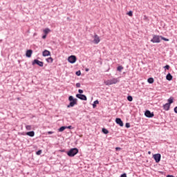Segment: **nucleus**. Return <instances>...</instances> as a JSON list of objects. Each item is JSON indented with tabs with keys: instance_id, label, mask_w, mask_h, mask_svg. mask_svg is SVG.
<instances>
[{
	"instance_id": "obj_1",
	"label": "nucleus",
	"mask_w": 177,
	"mask_h": 177,
	"mask_svg": "<svg viewBox=\"0 0 177 177\" xmlns=\"http://www.w3.org/2000/svg\"><path fill=\"white\" fill-rule=\"evenodd\" d=\"M68 100L70 101V103L67 105L68 109H70V107H74V106L77 104L78 100L77 98H74L72 95L68 97Z\"/></svg>"
},
{
	"instance_id": "obj_2",
	"label": "nucleus",
	"mask_w": 177,
	"mask_h": 177,
	"mask_svg": "<svg viewBox=\"0 0 177 177\" xmlns=\"http://www.w3.org/2000/svg\"><path fill=\"white\" fill-rule=\"evenodd\" d=\"M118 82H120V80H118V78H112L106 81H104L105 85H107V86L113 85L114 84H117Z\"/></svg>"
},
{
	"instance_id": "obj_3",
	"label": "nucleus",
	"mask_w": 177,
	"mask_h": 177,
	"mask_svg": "<svg viewBox=\"0 0 177 177\" xmlns=\"http://www.w3.org/2000/svg\"><path fill=\"white\" fill-rule=\"evenodd\" d=\"M66 154L68 156V157H74V156L78 154V149L72 148L66 153Z\"/></svg>"
},
{
	"instance_id": "obj_4",
	"label": "nucleus",
	"mask_w": 177,
	"mask_h": 177,
	"mask_svg": "<svg viewBox=\"0 0 177 177\" xmlns=\"http://www.w3.org/2000/svg\"><path fill=\"white\" fill-rule=\"evenodd\" d=\"M161 36L153 35L152 39H151V42H153V44H160L161 42Z\"/></svg>"
},
{
	"instance_id": "obj_5",
	"label": "nucleus",
	"mask_w": 177,
	"mask_h": 177,
	"mask_svg": "<svg viewBox=\"0 0 177 177\" xmlns=\"http://www.w3.org/2000/svg\"><path fill=\"white\" fill-rule=\"evenodd\" d=\"M68 62L73 64V63H75V62H77V57H75V55H71L68 58Z\"/></svg>"
},
{
	"instance_id": "obj_6",
	"label": "nucleus",
	"mask_w": 177,
	"mask_h": 177,
	"mask_svg": "<svg viewBox=\"0 0 177 177\" xmlns=\"http://www.w3.org/2000/svg\"><path fill=\"white\" fill-rule=\"evenodd\" d=\"M32 64V66H34L35 64H37V66H39V67H44V62H42L38 59L33 60Z\"/></svg>"
},
{
	"instance_id": "obj_7",
	"label": "nucleus",
	"mask_w": 177,
	"mask_h": 177,
	"mask_svg": "<svg viewBox=\"0 0 177 177\" xmlns=\"http://www.w3.org/2000/svg\"><path fill=\"white\" fill-rule=\"evenodd\" d=\"M153 158L155 160L156 162H159L161 161V154L156 153L153 156Z\"/></svg>"
},
{
	"instance_id": "obj_8",
	"label": "nucleus",
	"mask_w": 177,
	"mask_h": 177,
	"mask_svg": "<svg viewBox=\"0 0 177 177\" xmlns=\"http://www.w3.org/2000/svg\"><path fill=\"white\" fill-rule=\"evenodd\" d=\"M145 117H147L148 118H153V117H154V113H151V111L149 110H147L145 113Z\"/></svg>"
},
{
	"instance_id": "obj_9",
	"label": "nucleus",
	"mask_w": 177,
	"mask_h": 177,
	"mask_svg": "<svg viewBox=\"0 0 177 177\" xmlns=\"http://www.w3.org/2000/svg\"><path fill=\"white\" fill-rule=\"evenodd\" d=\"M100 42V37L97 35H94V39L93 40V43L95 45H97Z\"/></svg>"
},
{
	"instance_id": "obj_10",
	"label": "nucleus",
	"mask_w": 177,
	"mask_h": 177,
	"mask_svg": "<svg viewBox=\"0 0 177 177\" xmlns=\"http://www.w3.org/2000/svg\"><path fill=\"white\" fill-rule=\"evenodd\" d=\"M76 97H77V99H80V100H87L86 95L84 94H77Z\"/></svg>"
},
{
	"instance_id": "obj_11",
	"label": "nucleus",
	"mask_w": 177,
	"mask_h": 177,
	"mask_svg": "<svg viewBox=\"0 0 177 177\" xmlns=\"http://www.w3.org/2000/svg\"><path fill=\"white\" fill-rule=\"evenodd\" d=\"M115 122H116V124L120 125V127H124V122H122V120H121V118H116Z\"/></svg>"
},
{
	"instance_id": "obj_12",
	"label": "nucleus",
	"mask_w": 177,
	"mask_h": 177,
	"mask_svg": "<svg viewBox=\"0 0 177 177\" xmlns=\"http://www.w3.org/2000/svg\"><path fill=\"white\" fill-rule=\"evenodd\" d=\"M42 55L44 57H46V56H50V51L45 50L43 51Z\"/></svg>"
},
{
	"instance_id": "obj_13",
	"label": "nucleus",
	"mask_w": 177,
	"mask_h": 177,
	"mask_svg": "<svg viewBox=\"0 0 177 177\" xmlns=\"http://www.w3.org/2000/svg\"><path fill=\"white\" fill-rule=\"evenodd\" d=\"M26 135L28 136H30V138H34V136H35V132H34L33 131H28V132L26 133Z\"/></svg>"
},
{
	"instance_id": "obj_14",
	"label": "nucleus",
	"mask_w": 177,
	"mask_h": 177,
	"mask_svg": "<svg viewBox=\"0 0 177 177\" xmlns=\"http://www.w3.org/2000/svg\"><path fill=\"white\" fill-rule=\"evenodd\" d=\"M32 55V50H28L26 53V57H30Z\"/></svg>"
},
{
	"instance_id": "obj_15",
	"label": "nucleus",
	"mask_w": 177,
	"mask_h": 177,
	"mask_svg": "<svg viewBox=\"0 0 177 177\" xmlns=\"http://www.w3.org/2000/svg\"><path fill=\"white\" fill-rule=\"evenodd\" d=\"M169 107H171V105H169V104L168 103H166L165 104L163 105V109L166 111H168V110H169Z\"/></svg>"
},
{
	"instance_id": "obj_16",
	"label": "nucleus",
	"mask_w": 177,
	"mask_h": 177,
	"mask_svg": "<svg viewBox=\"0 0 177 177\" xmlns=\"http://www.w3.org/2000/svg\"><path fill=\"white\" fill-rule=\"evenodd\" d=\"M172 75H171V73H168L166 76V80H167V81H172Z\"/></svg>"
},
{
	"instance_id": "obj_17",
	"label": "nucleus",
	"mask_w": 177,
	"mask_h": 177,
	"mask_svg": "<svg viewBox=\"0 0 177 177\" xmlns=\"http://www.w3.org/2000/svg\"><path fill=\"white\" fill-rule=\"evenodd\" d=\"M43 31L46 35H48V34H49V32H50V29L47 28L44 29Z\"/></svg>"
},
{
	"instance_id": "obj_18",
	"label": "nucleus",
	"mask_w": 177,
	"mask_h": 177,
	"mask_svg": "<svg viewBox=\"0 0 177 177\" xmlns=\"http://www.w3.org/2000/svg\"><path fill=\"white\" fill-rule=\"evenodd\" d=\"M96 104H99V101L98 100H95V101L93 102V109H96Z\"/></svg>"
},
{
	"instance_id": "obj_19",
	"label": "nucleus",
	"mask_w": 177,
	"mask_h": 177,
	"mask_svg": "<svg viewBox=\"0 0 177 177\" xmlns=\"http://www.w3.org/2000/svg\"><path fill=\"white\" fill-rule=\"evenodd\" d=\"M147 82H149V84H153V82H154V79L153 77H149L147 80Z\"/></svg>"
},
{
	"instance_id": "obj_20",
	"label": "nucleus",
	"mask_w": 177,
	"mask_h": 177,
	"mask_svg": "<svg viewBox=\"0 0 177 177\" xmlns=\"http://www.w3.org/2000/svg\"><path fill=\"white\" fill-rule=\"evenodd\" d=\"M65 129H67V127H61L59 129V132H63V131H64Z\"/></svg>"
},
{
	"instance_id": "obj_21",
	"label": "nucleus",
	"mask_w": 177,
	"mask_h": 177,
	"mask_svg": "<svg viewBox=\"0 0 177 177\" xmlns=\"http://www.w3.org/2000/svg\"><path fill=\"white\" fill-rule=\"evenodd\" d=\"M46 62H47L48 63H53V58H52V57H48V58L46 59Z\"/></svg>"
},
{
	"instance_id": "obj_22",
	"label": "nucleus",
	"mask_w": 177,
	"mask_h": 177,
	"mask_svg": "<svg viewBox=\"0 0 177 177\" xmlns=\"http://www.w3.org/2000/svg\"><path fill=\"white\" fill-rule=\"evenodd\" d=\"M26 131H31L32 129V127L31 125H26Z\"/></svg>"
},
{
	"instance_id": "obj_23",
	"label": "nucleus",
	"mask_w": 177,
	"mask_h": 177,
	"mask_svg": "<svg viewBox=\"0 0 177 177\" xmlns=\"http://www.w3.org/2000/svg\"><path fill=\"white\" fill-rule=\"evenodd\" d=\"M168 102H169V103H167V104H169V105L172 104V103H174V98L170 97V98L168 100Z\"/></svg>"
},
{
	"instance_id": "obj_24",
	"label": "nucleus",
	"mask_w": 177,
	"mask_h": 177,
	"mask_svg": "<svg viewBox=\"0 0 177 177\" xmlns=\"http://www.w3.org/2000/svg\"><path fill=\"white\" fill-rule=\"evenodd\" d=\"M118 71H122L124 70V67L122 66H119L117 68Z\"/></svg>"
},
{
	"instance_id": "obj_25",
	"label": "nucleus",
	"mask_w": 177,
	"mask_h": 177,
	"mask_svg": "<svg viewBox=\"0 0 177 177\" xmlns=\"http://www.w3.org/2000/svg\"><path fill=\"white\" fill-rule=\"evenodd\" d=\"M127 100H128L129 102H132V101L133 100V98L132 97V96L129 95V96L127 97Z\"/></svg>"
},
{
	"instance_id": "obj_26",
	"label": "nucleus",
	"mask_w": 177,
	"mask_h": 177,
	"mask_svg": "<svg viewBox=\"0 0 177 177\" xmlns=\"http://www.w3.org/2000/svg\"><path fill=\"white\" fill-rule=\"evenodd\" d=\"M103 133L107 134L109 133V130L106 129H102Z\"/></svg>"
},
{
	"instance_id": "obj_27",
	"label": "nucleus",
	"mask_w": 177,
	"mask_h": 177,
	"mask_svg": "<svg viewBox=\"0 0 177 177\" xmlns=\"http://www.w3.org/2000/svg\"><path fill=\"white\" fill-rule=\"evenodd\" d=\"M163 68H165V71H167V70H169V65L165 66Z\"/></svg>"
},
{
	"instance_id": "obj_28",
	"label": "nucleus",
	"mask_w": 177,
	"mask_h": 177,
	"mask_svg": "<svg viewBox=\"0 0 177 177\" xmlns=\"http://www.w3.org/2000/svg\"><path fill=\"white\" fill-rule=\"evenodd\" d=\"M128 16H130V17H132V16H133V13L132 12V11H129V12H127Z\"/></svg>"
},
{
	"instance_id": "obj_29",
	"label": "nucleus",
	"mask_w": 177,
	"mask_h": 177,
	"mask_svg": "<svg viewBox=\"0 0 177 177\" xmlns=\"http://www.w3.org/2000/svg\"><path fill=\"white\" fill-rule=\"evenodd\" d=\"M41 153H42V150H39V151H37L36 152V154H37V156H41Z\"/></svg>"
},
{
	"instance_id": "obj_30",
	"label": "nucleus",
	"mask_w": 177,
	"mask_h": 177,
	"mask_svg": "<svg viewBox=\"0 0 177 177\" xmlns=\"http://www.w3.org/2000/svg\"><path fill=\"white\" fill-rule=\"evenodd\" d=\"M161 39H162L163 41H169V39H167V38H165V37H162V36H161Z\"/></svg>"
},
{
	"instance_id": "obj_31",
	"label": "nucleus",
	"mask_w": 177,
	"mask_h": 177,
	"mask_svg": "<svg viewBox=\"0 0 177 177\" xmlns=\"http://www.w3.org/2000/svg\"><path fill=\"white\" fill-rule=\"evenodd\" d=\"M76 75H77L78 77H80V75H81V71H78L76 72Z\"/></svg>"
},
{
	"instance_id": "obj_32",
	"label": "nucleus",
	"mask_w": 177,
	"mask_h": 177,
	"mask_svg": "<svg viewBox=\"0 0 177 177\" xmlns=\"http://www.w3.org/2000/svg\"><path fill=\"white\" fill-rule=\"evenodd\" d=\"M125 127L126 128H131V124L129 123H126Z\"/></svg>"
},
{
	"instance_id": "obj_33",
	"label": "nucleus",
	"mask_w": 177,
	"mask_h": 177,
	"mask_svg": "<svg viewBox=\"0 0 177 177\" xmlns=\"http://www.w3.org/2000/svg\"><path fill=\"white\" fill-rule=\"evenodd\" d=\"M76 87L77 88H81V84L80 83H77L76 84Z\"/></svg>"
},
{
	"instance_id": "obj_34",
	"label": "nucleus",
	"mask_w": 177,
	"mask_h": 177,
	"mask_svg": "<svg viewBox=\"0 0 177 177\" xmlns=\"http://www.w3.org/2000/svg\"><path fill=\"white\" fill-rule=\"evenodd\" d=\"M78 92H79V93H80V95H81V93H84V91L82 89H79Z\"/></svg>"
},
{
	"instance_id": "obj_35",
	"label": "nucleus",
	"mask_w": 177,
	"mask_h": 177,
	"mask_svg": "<svg viewBox=\"0 0 177 177\" xmlns=\"http://www.w3.org/2000/svg\"><path fill=\"white\" fill-rule=\"evenodd\" d=\"M53 133H54L53 131H48V135H52V134H53Z\"/></svg>"
},
{
	"instance_id": "obj_36",
	"label": "nucleus",
	"mask_w": 177,
	"mask_h": 177,
	"mask_svg": "<svg viewBox=\"0 0 177 177\" xmlns=\"http://www.w3.org/2000/svg\"><path fill=\"white\" fill-rule=\"evenodd\" d=\"M120 177H127V174H123L120 176Z\"/></svg>"
},
{
	"instance_id": "obj_37",
	"label": "nucleus",
	"mask_w": 177,
	"mask_h": 177,
	"mask_svg": "<svg viewBox=\"0 0 177 177\" xmlns=\"http://www.w3.org/2000/svg\"><path fill=\"white\" fill-rule=\"evenodd\" d=\"M42 38H43V39H45L46 38V35H44L42 36Z\"/></svg>"
},
{
	"instance_id": "obj_38",
	"label": "nucleus",
	"mask_w": 177,
	"mask_h": 177,
	"mask_svg": "<svg viewBox=\"0 0 177 177\" xmlns=\"http://www.w3.org/2000/svg\"><path fill=\"white\" fill-rule=\"evenodd\" d=\"M174 112L176 113V114H177V106H176V107L174 108Z\"/></svg>"
},
{
	"instance_id": "obj_39",
	"label": "nucleus",
	"mask_w": 177,
	"mask_h": 177,
	"mask_svg": "<svg viewBox=\"0 0 177 177\" xmlns=\"http://www.w3.org/2000/svg\"><path fill=\"white\" fill-rule=\"evenodd\" d=\"M72 127L71 126H68V127H66V129H71Z\"/></svg>"
},
{
	"instance_id": "obj_40",
	"label": "nucleus",
	"mask_w": 177,
	"mask_h": 177,
	"mask_svg": "<svg viewBox=\"0 0 177 177\" xmlns=\"http://www.w3.org/2000/svg\"><path fill=\"white\" fill-rule=\"evenodd\" d=\"M115 150L118 151V150H121V148L120 147H116L115 148Z\"/></svg>"
},
{
	"instance_id": "obj_41",
	"label": "nucleus",
	"mask_w": 177,
	"mask_h": 177,
	"mask_svg": "<svg viewBox=\"0 0 177 177\" xmlns=\"http://www.w3.org/2000/svg\"><path fill=\"white\" fill-rule=\"evenodd\" d=\"M167 177H174V176L172 175H167Z\"/></svg>"
},
{
	"instance_id": "obj_42",
	"label": "nucleus",
	"mask_w": 177,
	"mask_h": 177,
	"mask_svg": "<svg viewBox=\"0 0 177 177\" xmlns=\"http://www.w3.org/2000/svg\"><path fill=\"white\" fill-rule=\"evenodd\" d=\"M86 71H89V69L88 68H86Z\"/></svg>"
},
{
	"instance_id": "obj_43",
	"label": "nucleus",
	"mask_w": 177,
	"mask_h": 177,
	"mask_svg": "<svg viewBox=\"0 0 177 177\" xmlns=\"http://www.w3.org/2000/svg\"><path fill=\"white\" fill-rule=\"evenodd\" d=\"M0 42H2V40H0Z\"/></svg>"
},
{
	"instance_id": "obj_44",
	"label": "nucleus",
	"mask_w": 177,
	"mask_h": 177,
	"mask_svg": "<svg viewBox=\"0 0 177 177\" xmlns=\"http://www.w3.org/2000/svg\"><path fill=\"white\" fill-rule=\"evenodd\" d=\"M148 153H149V154H150V151H149Z\"/></svg>"
}]
</instances>
